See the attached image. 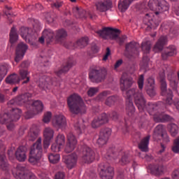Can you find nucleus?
I'll return each instance as SVG.
<instances>
[{"mask_svg": "<svg viewBox=\"0 0 179 179\" xmlns=\"http://www.w3.org/2000/svg\"><path fill=\"white\" fill-rule=\"evenodd\" d=\"M145 78L143 75H141L138 80V89L131 88L126 92V113L129 117H132L135 113V106H134V102L132 100L134 99V103L138 107L140 113H142L145 110V104H146V99L143 96L142 93V89H143V83Z\"/></svg>", "mask_w": 179, "mask_h": 179, "instance_id": "f257e3e1", "label": "nucleus"}, {"mask_svg": "<svg viewBox=\"0 0 179 179\" xmlns=\"http://www.w3.org/2000/svg\"><path fill=\"white\" fill-rule=\"evenodd\" d=\"M168 42L167 36H161L153 47L154 52H162L161 58L163 61H167L171 57L177 55V47L176 45H170L164 48V45H167Z\"/></svg>", "mask_w": 179, "mask_h": 179, "instance_id": "f03ea898", "label": "nucleus"}, {"mask_svg": "<svg viewBox=\"0 0 179 179\" xmlns=\"http://www.w3.org/2000/svg\"><path fill=\"white\" fill-rule=\"evenodd\" d=\"M67 105L72 114H85L86 113V105H85L82 97L78 94H73L68 97Z\"/></svg>", "mask_w": 179, "mask_h": 179, "instance_id": "7ed1b4c3", "label": "nucleus"}, {"mask_svg": "<svg viewBox=\"0 0 179 179\" xmlns=\"http://www.w3.org/2000/svg\"><path fill=\"white\" fill-rule=\"evenodd\" d=\"M43 156V144L41 143V137H39L36 143L31 147L29 157V162L31 164H36Z\"/></svg>", "mask_w": 179, "mask_h": 179, "instance_id": "20e7f679", "label": "nucleus"}, {"mask_svg": "<svg viewBox=\"0 0 179 179\" xmlns=\"http://www.w3.org/2000/svg\"><path fill=\"white\" fill-rule=\"evenodd\" d=\"M89 78L93 83H101L107 78V69L100 66L90 69Z\"/></svg>", "mask_w": 179, "mask_h": 179, "instance_id": "39448f33", "label": "nucleus"}, {"mask_svg": "<svg viewBox=\"0 0 179 179\" xmlns=\"http://www.w3.org/2000/svg\"><path fill=\"white\" fill-rule=\"evenodd\" d=\"M148 6L151 10H154L157 15L163 12H167L170 9V6L166 0H151L148 3Z\"/></svg>", "mask_w": 179, "mask_h": 179, "instance_id": "423d86ee", "label": "nucleus"}, {"mask_svg": "<svg viewBox=\"0 0 179 179\" xmlns=\"http://www.w3.org/2000/svg\"><path fill=\"white\" fill-rule=\"evenodd\" d=\"M20 114L22 110L16 108H13L11 114L1 113L0 114V124H9V122H16L20 120Z\"/></svg>", "mask_w": 179, "mask_h": 179, "instance_id": "0eeeda50", "label": "nucleus"}, {"mask_svg": "<svg viewBox=\"0 0 179 179\" xmlns=\"http://www.w3.org/2000/svg\"><path fill=\"white\" fill-rule=\"evenodd\" d=\"M159 83H161L162 96H166L164 103L166 106H171L173 104V91L171 90H167V82H166V78L164 76L159 77Z\"/></svg>", "mask_w": 179, "mask_h": 179, "instance_id": "6e6552de", "label": "nucleus"}, {"mask_svg": "<svg viewBox=\"0 0 179 179\" xmlns=\"http://www.w3.org/2000/svg\"><path fill=\"white\" fill-rule=\"evenodd\" d=\"M12 173L16 179H37L34 174L26 171V168L22 165H17L12 170Z\"/></svg>", "mask_w": 179, "mask_h": 179, "instance_id": "1a4fd4ad", "label": "nucleus"}, {"mask_svg": "<svg viewBox=\"0 0 179 179\" xmlns=\"http://www.w3.org/2000/svg\"><path fill=\"white\" fill-rule=\"evenodd\" d=\"M98 171L101 179H113L114 177V168L108 164L102 163L99 164Z\"/></svg>", "mask_w": 179, "mask_h": 179, "instance_id": "9d476101", "label": "nucleus"}, {"mask_svg": "<svg viewBox=\"0 0 179 179\" xmlns=\"http://www.w3.org/2000/svg\"><path fill=\"white\" fill-rule=\"evenodd\" d=\"M96 33L100 37H103V38H104L106 36H108L110 40H115L116 41L120 31L118 29H113L112 27H104L102 30L97 31Z\"/></svg>", "mask_w": 179, "mask_h": 179, "instance_id": "9b49d317", "label": "nucleus"}, {"mask_svg": "<svg viewBox=\"0 0 179 179\" xmlns=\"http://www.w3.org/2000/svg\"><path fill=\"white\" fill-rule=\"evenodd\" d=\"M67 140L64 148L65 153H71L76 149V145H78V140L73 134L69 133L67 134Z\"/></svg>", "mask_w": 179, "mask_h": 179, "instance_id": "f8f14e48", "label": "nucleus"}, {"mask_svg": "<svg viewBox=\"0 0 179 179\" xmlns=\"http://www.w3.org/2000/svg\"><path fill=\"white\" fill-rule=\"evenodd\" d=\"M31 94L27 92L17 96L14 99L10 101V104H17V106H24L30 101Z\"/></svg>", "mask_w": 179, "mask_h": 179, "instance_id": "ddd939ff", "label": "nucleus"}, {"mask_svg": "<svg viewBox=\"0 0 179 179\" xmlns=\"http://www.w3.org/2000/svg\"><path fill=\"white\" fill-rule=\"evenodd\" d=\"M111 135V130L110 129H102L99 133V138L96 141V144L101 148L104 146L108 141V138Z\"/></svg>", "mask_w": 179, "mask_h": 179, "instance_id": "4468645a", "label": "nucleus"}, {"mask_svg": "<svg viewBox=\"0 0 179 179\" xmlns=\"http://www.w3.org/2000/svg\"><path fill=\"white\" fill-rule=\"evenodd\" d=\"M63 162L66 164L67 169L72 170L74 167H76L78 163V155L76 153H72L71 155L64 156Z\"/></svg>", "mask_w": 179, "mask_h": 179, "instance_id": "2eb2a0df", "label": "nucleus"}, {"mask_svg": "<svg viewBox=\"0 0 179 179\" xmlns=\"http://www.w3.org/2000/svg\"><path fill=\"white\" fill-rule=\"evenodd\" d=\"M94 159H96V153H94V151L89 147L85 148L83 151V162L84 163L90 164L94 162Z\"/></svg>", "mask_w": 179, "mask_h": 179, "instance_id": "dca6fc26", "label": "nucleus"}, {"mask_svg": "<svg viewBox=\"0 0 179 179\" xmlns=\"http://www.w3.org/2000/svg\"><path fill=\"white\" fill-rule=\"evenodd\" d=\"M52 124L55 128L65 129L66 128V117L62 114L56 115L52 119Z\"/></svg>", "mask_w": 179, "mask_h": 179, "instance_id": "f3484780", "label": "nucleus"}, {"mask_svg": "<svg viewBox=\"0 0 179 179\" xmlns=\"http://www.w3.org/2000/svg\"><path fill=\"white\" fill-rule=\"evenodd\" d=\"M134 85V78L124 73L122 76L120 78V89L122 92H125V90L132 87Z\"/></svg>", "mask_w": 179, "mask_h": 179, "instance_id": "a211bd4d", "label": "nucleus"}, {"mask_svg": "<svg viewBox=\"0 0 179 179\" xmlns=\"http://www.w3.org/2000/svg\"><path fill=\"white\" fill-rule=\"evenodd\" d=\"M28 46L26 43L22 42L20 43L16 48L15 52V62H20L23 57H24V54H26V51H27Z\"/></svg>", "mask_w": 179, "mask_h": 179, "instance_id": "6ab92c4d", "label": "nucleus"}, {"mask_svg": "<svg viewBox=\"0 0 179 179\" xmlns=\"http://www.w3.org/2000/svg\"><path fill=\"white\" fill-rule=\"evenodd\" d=\"M19 34L25 41L36 40V36H33V29H31V28L21 27L19 30Z\"/></svg>", "mask_w": 179, "mask_h": 179, "instance_id": "aec40b11", "label": "nucleus"}, {"mask_svg": "<svg viewBox=\"0 0 179 179\" xmlns=\"http://www.w3.org/2000/svg\"><path fill=\"white\" fill-rule=\"evenodd\" d=\"M96 9L98 12H107L109 9L113 8V2L111 0H103L102 1H97L95 3Z\"/></svg>", "mask_w": 179, "mask_h": 179, "instance_id": "412c9836", "label": "nucleus"}, {"mask_svg": "<svg viewBox=\"0 0 179 179\" xmlns=\"http://www.w3.org/2000/svg\"><path fill=\"white\" fill-rule=\"evenodd\" d=\"M74 65H76V61L73 59V57H70L67 59L60 70L55 71V73L57 76H61L62 73H66V72H69V69H71L72 66H74Z\"/></svg>", "mask_w": 179, "mask_h": 179, "instance_id": "4be33fe9", "label": "nucleus"}, {"mask_svg": "<svg viewBox=\"0 0 179 179\" xmlns=\"http://www.w3.org/2000/svg\"><path fill=\"white\" fill-rule=\"evenodd\" d=\"M108 122V115L106 113H101L97 117H95L92 122V128H99L101 125Z\"/></svg>", "mask_w": 179, "mask_h": 179, "instance_id": "5701e85b", "label": "nucleus"}, {"mask_svg": "<svg viewBox=\"0 0 179 179\" xmlns=\"http://www.w3.org/2000/svg\"><path fill=\"white\" fill-rule=\"evenodd\" d=\"M145 90L150 96V97H155L156 96V91L155 90V79L149 78L147 79V83L145 86Z\"/></svg>", "mask_w": 179, "mask_h": 179, "instance_id": "b1692460", "label": "nucleus"}, {"mask_svg": "<svg viewBox=\"0 0 179 179\" xmlns=\"http://www.w3.org/2000/svg\"><path fill=\"white\" fill-rule=\"evenodd\" d=\"M138 51V43L135 41L129 42L125 45V55L129 57V55H132Z\"/></svg>", "mask_w": 179, "mask_h": 179, "instance_id": "393cba45", "label": "nucleus"}, {"mask_svg": "<svg viewBox=\"0 0 179 179\" xmlns=\"http://www.w3.org/2000/svg\"><path fill=\"white\" fill-rule=\"evenodd\" d=\"M26 147L21 145L20 146L17 150L15 151V158L18 162H25L26 159H27V156L26 155V152H27Z\"/></svg>", "mask_w": 179, "mask_h": 179, "instance_id": "a878e982", "label": "nucleus"}, {"mask_svg": "<svg viewBox=\"0 0 179 179\" xmlns=\"http://www.w3.org/2000/svg\"><path fill=\"white\" fill-rule=\"evenodd\" d=\"M167 131H166V129H164V127H163V124H159L157 125L155 129L154 133L152 135V138L154 141H159L160 139H162V136L164 134H166Z\"/></svg>", "mask_w": 179, "mask_h": 179, "instance_id": "bb28decb", "label": "nucleus"}, {"mask_svg": "<svg viewBox=\"0 0 179 179\" xmlns=\"http://www.w3.org/2000/svg\"><path fill=\"white\" fill-rule=\"evenodd\" d=\"M149 169L154 176H160L163 171H164V167L162 163L152 164L149 165Z\"/></svg>", "mask_w": 179, "mask_h": 179, "instance_id": "cd10ccee", "label": "nucleus"}, {"mask_svg": "<svg viewBox=\"0 0 179 179\" xmlns=\"http://www.w3.org/2000/svg\"><path fill=\"white\" fill-rule=\"evenodd\" d=\"M87 44H89V38L85 36L78 39L73 44V47L74 48H85Z\"/></svg>", "mask_w": 179, "mask_h": 179, "instance_id": "c85d7f7f", "label": "nucleus"}, {"mask_svg": "<svg viewBox=\"0 0 179 179\" xmlns=\"http://www.w3.org/2000/svg\"><path fill=\"white\" fill-rule=\"evenodd\" d=\"M29 73H30L29 72L28 69H20V71H19L20 77L21 78L22 80H24L22 83V85H26L29 83V82H30V76H29Z\"/></svg>", "mask_w": 179, "mask_h": 179, "instance_id": "c756f323", "label": "nucleus"}, {"mask_svg": "<svg viewBox=\"0 0 179 179\" xmlns=\"http://www.w3.org/2000/svg\"><path fill=\"white\" fill-rule=\"evenodd\" d=\"M150 140V136H147L141 140V141L138 143V148L141 152H148L149 148L148 146L149 145V141Z\"/></svg>", "mask_w": 179, "mask_h": 179, "instance_id": "7c9ffc66", "label": "nucleus"}, {"mask_svg": "<svg viewBox=\"0 0 179 179\" xmlns=\"http://www.w3.org/2000/svg\"><path fill=\"white\" fill-rule=\"evenodd\" d=\"M153 118L155 122H167L173 120V117H171V116L163 114L154 115Z\"/></svg>", "mask_w": 179, "mask_h": 179, "instance_id": "2f4dec72", "label": "nucleus"}, {"mask_svg": "<svg viewBox=\"0 0 179 179\" xmlns=\"http://www.w3.org/2000/svg\"><path fill=\"white\" fill-rule=\"evenodd\" d=\"M6 83L8 85H19L20 83V77L16 73L11 74L6 78Z\"/></svg>", "mask_w": 179, "mask_h": 179, "instance_id": "473e14b6", "label": "nucleus"}, {"mask_svg": "<svg viewBox=\"0 0 179 179\" xmlns=\"http://www.w3.org/2000/svg\"><path fill=\"white\" fill-rule=\"evenodd\" d=\"M67 36L68 33H66V31L62 29L56 31V35L55 36V38L57 43H62L64 38H66Z\"/></svg>", "mask_w": 179, "mask_h": 179, "instance_id": "72a5a7b5", "label": "nucleus"}, {"mask_svg": "<svg viewBox=\"0 0 179 179\" xmlns=\"http://www.w3.org/2000/svg\"><path fill=\"white\" fill-rule=\"evenodd\" d=\"M134 0H120L118 3V8L120 12H125Z\"/></svg>", "mask_w": 179, "mask_h": 179, "instance_id": "f704fd0d", "label": "nucleus"}, {"mask_svg": "<svg viewBox=\"0 0 179 179\" xmlns=\"http://www.w3.org/2000/svg\"><path fill=\"white\" fill-rule=\"evenodd\" d=\"M43 37L45 39L47 44H50V43H52L54 41V31L51 29H45L43 31Z\"/></svg>", "mask_w": 179, "mask_h": 179, "instance_id": "c9c22d12", "label": "nucleus"}, {"mask_svg": "<svg viewBox=\"0 0 179 179\" xmlns=\"http://www.w3.org/2000/svg\"><path fill=\"white\" fill-rule=\"evenodd\" d=\"M161 138L162 139V143H161L162 149L159 150V152L163 153V152L166 150V145L170 143V137L169 136L167 131L163 134Z\"/></svg>", "mask_w": 179, "mask_h": 179, "instance_id": "e433bc0d", "label": "nucleus"}, {"mask_svg": "<svg viewBox=\"0 0 179 179\" xmlns=\"http://www.w3.org/2000/svg\"><path fill=\"white\" fill-rule=\"evenodd\" d=\"M31 108L34 112L38 114V113H41V111H43L44 105H43V102L41 101H35L31 104Z\"/></svg>", "mask_w": 179, "mask_h": 179, "instance_id": "4c0bfd02", "label": "nucleus"}, {"mask_svg": "<svg viewBox=\"0 0 179 179\" xmlns=\"http://www.w3.org/2000/svg\"><path fill=\"white\" fill-rule=\"evenodd\" d=\"M54 129L51 127H46L43 130V138L44 139H49L52 141L54 139Z\"/></svg>", "mask_w": 179, "mask_h": 179, "instance_id": "58836bf2", "label": "nucleus"}, {"mask_svg": "<svg viewBox=\"0 0 179 179\" xmlns=\"http://www.w3.org/2000/svg\"><path fill=\"white\" fill-rule=\"evenodd\" d=\"M150 114V115H153V111H156V110H159V106L157 103H153L151 102H148V104L145 103L144 108Z\"/></svg>", "mask_w": 179, "mask_h": 179, "instance_id": "ea45409f", "label": "nucleus"}, {"mask_svg": "<svg viewBox=\"0 0 179 179\" xmlns=\"http://www.w3.org/2000/svg\"><path fill=\"white\" fill-rule=\"evenodd\" d=\"M0 169L1 170H8L9 169V164L5 154H0Z\"/></svg>", "mask_w": 179, "mask_h": 179, "instance_id": "a19ab883", "label": "nucleus"}, {"mask_svg": "<svg viewBox=\"0 0 179 179\" xmlns=\"http://www.w3.org/2000/svg\"><path fill=\"white\" fill-rule=\"evenodd\" d=\"M8 71H9V66L8 64H0V82H2L3 78L6 76Z\"/></svg>", "mask_w": 179, "mask_h": 179, "instance_id": "79ce46f5", "label": "nucleus"}, {"mask_svg": "<svg viewBox=\"0 0 179 179\" xmlns=\"http://www.w3.org/2000/svg\"><path fill=\"white\" fill-rule=\"evenodd\" d=\"M145 19L148 20L149 27H150V29H153L154 30L159 26V24H160V20L156 21V19L155 18L151 20L149 19V13L145 14Z\"/></svg>", "mask_w": 179, "mask_h": 179, "instance_id": "37998d69", "label": "nucleus"}, {"mask_svg": "<svg viewBox=\"0 0 179 179\" xmlns=\"http://www.w3.org/2000/svg\"><path fill=\"white\" fill-rule=\"evenodd\" d=\"M138 127L141 129L148 128L149 126V121L146 119V115L139 117L138 122Z\"/></svg>", "mask_w": 179, "mask_h": 179, "instance_id": "c03bdc74", "label": "nucleus"}, {"mask_svg": "<svg viewBox=\"0 0 179 179\" xmlns=\"http://www.w3.org/2000/svg\"><path fill=\"white\" fill-rule=\"evenodd\" d=\"M152 48V43L150 41L142 42L141 43V50L144 54H149Z\"/></svg>", "mask_w": 179, "mask_h": 179, "instance_id": "a18cd8bd", "label": "nucleus"}, {"mask_svg": "<svg viewBox=\"0 0 179 179\" xmlns=\"http://www.w3.org/2000/svg\"><path fill=\"white\" fill-rule=\"evenodd\" d=\"M47 79L48 78H47L45 76H43L39 78L38 86L40 87V89H42V90H43V89L48 88V81H47Z\"/></svg>", "mask_w": 179, "mask_h": 179, "instance_id": "49530a36", "label": "nucleus"}, {"mask_svg": "<svg viewBox=\"0 0 179 179\" xmlns=\"http://www.w3.org/2000/svg\"><path fill=\"white\" fill-rule=\"evenodd\" d=\"M18 37L19 36L17 35V32L16 31V28H15V27H13L10 32V43L11 44H13V43H16V41H17Z\"/></svg>", "mask_w": 179, "mask_h": 179, "instance_id": "de8ad7c7", "label": "nucleus"}, {"mask_svg": "<svg viewBox=\"0 0 179 179\" xmlns=\"http://www.w3.org/2000/svg\"><path fill=\"white\" fill-rule=\"evenodd\" d=\"M168 128L171 136H177L178 134V126L177 124L174 123L170 124Z\"/></svg>", "mask_w": 179, "mask_h": 179, "instance_id": "09e8293b", "label": "nucleus"}, {"mask_svg": "<svg viewBox=\"0 0 179 179\" xmlns=\"http://www.w3.org/2000/svg\"><path fill=\"white\" fill-rule=\"evenodd\" d=\"M119 98L117 96H111L106 99V106H108L109 107H111V106H114L117 101H118Z\"/></svg>", "mask_w": 179, "mask_h": 179, "instance_id": "8fccbe9b", "label": "nucleus"}, {"mask_svg": "<svg viewBox=\"0 0 179 179\" xmlns=\"http://www.w3.org/2000/svg\"><path fill=\"white\" fill-rule=\"evenodd\" d=\"M74 128L76 129V131H77L78 134H82V132H83V131H85V129H86V126L85 125V124L83 122H76L74 124Z\"/></svg>", "mask_w": 179, "mask_h": 179, "instance_id": "3c124183", "label": "nucleus"}, {"mask_svg": "<svg viewBox=\"0 0 179 179\" xmlns=\"http://www.w3.org/2000/svg\"><path fill=\"white\" fill-rule=\"evenodd\" d=\"M38 137V131L37 130H30L28 134V141L34 142L35 139H37Z\"/></svg>", "mask_w": 179, "mask_h": 179, "instance_id": "603ef678", "label": "nucleus"}, {"mask_svg": "<svg viewBox=\"0 0 179 179\" xmlns=\"http://www.w3.org/2000/svg\"><path fill=\"white\" fill-rule=\"evenodd\" d=\"M48 159L50 163L52 164H57L59 162V154H50L48 155Z\"/></svg>", "mask_w": 179, "mask_h": 179, "instance_id": "864d4df0", "label": "nucleus"}, {"mask_svg": "<svg viewBox=\"0 0 179 179\" xmlns=\"http://www.w3.org/2000/svg\"><path fill=\"white\" fill-rule=\"evenodd\" d=\"M74 13L78 15V17H86V10L83 8H79V7H76V9H74Z\"/></svg>", "mask_w": 179, "mask_h": 179, "instance_id": "5fc2aeb1", "label": "nucleus"}, {"mask_svg": "<svg viewBox=\"0 0 179 179\" xmlns=\"http://www.w3.org/2000/svg\"><path fill=\"white\" fill-rule=\"evenodd\" d=\"M56 143L59 146L65 145V136L64 134H59L56 138Z\"/></svg>", "mask_w": 179, "mask_h": 179, "instance_id": "6e6d98bb", "label": "nucleus"}, {"mask_svg": "<svg viewBox=\"0 0 179 179\" xmlns=\"http://www.w3.org/2000/svg\"><path fill=\"white\" fill-rule=\"evenodd\" d=\"M97 93H99V87H90L87 91V95L90 97H93Z\"/></svg>", "mask_w": 179, "mask_h": 179, "instance_id": "4d7b16f0", "label": "nucleus"}, {"mask_svg": "<svg viewBox=\"0 0 179 179\" xmlns=\"http://www.w3.org/2000/svg\"><path fill=\"white\" fill-rule=\"evenodd\" d=\"M129 162H131V159H129V156L128 155H123L120 160V163L122 166H125V164H128Z\"/></svg>", "mask_w": 179, "mask_h": 179, "instance_id": "13d9d810", "label": "nucleus"}, {"mask_svg": "<svg viewBox=\"0 0 179 179\" xmlns=\"http://www.w3.org/2000/svg\"><path fill=\"white\" fill-rule=\"evenodd\" d=\"M61 146L62 145H59V144H58L57 143H53L51 145V150H52V152H55L56 153H57L58 152H60L61 151Z\"/></svg>", "mask_w": 179, "mask_h": 179, "instance_id": "bf43d9fd", "label": "nucleus"}, {"mask_svg": "<svg viewBox=\"0 0 179 179\" xmlns=\"http://www.w3.org/2000/svg\"><path fill=\"white\" fill-rule=\"evenodd\" d=\"M54 17V13H48L45 16V19L48 23H53Z\"/></svg>", "mask_w": 179, "mask_h": 179, "instance_id": "052dcab7", "label": "nucleus"}, {"mask_svg": "<svg viewBox=\"0 0 179 179\" xmlns=\"http://www.w3.org/2000/svg\"><path fill=\"white\" fill-rule=\"evenodd\" d=\"M52 114L51 113V112H48L44 115L43 117V122H50V121H51V117H52Z\"/></svg>", "mask_w": 179, "mask_h": 179, "instance_id": "680f3d73", "label": "nucleus"}, {"mask_svg": "<svg viewBox=\"0 0 179 179\" xmlns=\"http://www.w3.org/2000/svg\"><path fill=\"white\" fill-rule=\"evenodd\" d=\"M127 36L124 35L122 36H118L116 39L117 43H118L119 45H122L124 43H125V40H127Z\"/></svg>", "mask_w": 179, "mask_h": 179, "instance_id": "e2e57ef3", "label": "nucleus"}, {"mask_svg": "<svg viewBox=\"0 0 179 179\" xmlns=\"http://www.w3.org/2000/svg\"><path fill=\"white\" fill-rule=\"evenodd\" d=\"M36 113L33 110H29L27 112L25 113V118L26 120H30V118H33V117H34V115H36Z\"/></svg>", "mask_w": 179, "mask_h": 179, "instance_id": "0e129e2a", "label": "nucleus"}, {"mask_svg": "<svg viewBox=\"0 0 179 179\" xmlns=\"http://www.w3.org/2000/svg\"><path fill=\"white\" fill-rule=\"evenodd\" d=\"M51 144V140L44 138L43 141V149L45 150H47L48 148H50V145Z\"/></svg>", "mask_w": 179, "mask_h": 179, "instance_id": "69168bd1", "label": "nucleus"}, {"mask_svg": "<svg viewBox=\"0 0 179 179\" xmlns=\"http://www.w3.org/2000/svg\"><path fill=\"white\" fill-rule=\"evenodd\" d=\"M65 173L59 171L55 176V179H64Z\"/></svg>", "mask_w": 179, "mask_h": 179, "instance_id": "338daca9", "label": "nucleus"}, {"mask_svg": "<svg viewBox=\"0 0 179 179\" xmlns=\"http://www.w3.org/2000/svg\"><path fill=\"white\" fill-rule=\"evenodd\" d=\"M172 179H179V169L172 172Z\"/></svg>", "mask_w": 179, "mask_h": 179, "instance_id": "774afa93", "label": "nucleus"}]
</instances>
